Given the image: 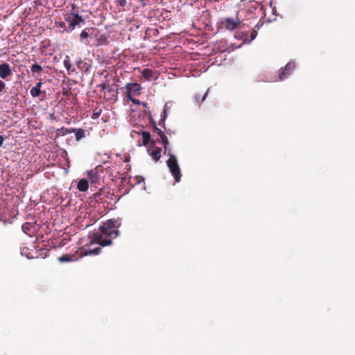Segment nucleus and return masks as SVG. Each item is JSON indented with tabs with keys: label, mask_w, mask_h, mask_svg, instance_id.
<instances>
[{
	"label": "nucleus",
	"mask_w": 355,
	"mask_h": 355,
	"mask_svg": "<svg viewBox=\"0 0 355 355\" xmlns=\"http://www.w3.org/2000/svg\"><path fill=\"white\" fill-rule=\"evenodd\" d=\"M120 223L118 220L110 219L104 223L99 227L98 231L94 232L89 236L90 241L87 244V246L96 243L105 247L112 245V240L120 235L118 228Z\"/></svg>",
	"instance_id": "nucleus-1"
},
{
	"label": "nucleus",
	"mask_w": 355,
	"mask_h": 355,
	"mask_svg": "<svg viewBox=\"0 0 355 355\" xmlns=\"http://www.w3.org/2000/svg\"><path fill=\"white\" fill-rule=\"evenodd\" d=\"M169 158L166 162L170 173L173 176L175 182H180L182 177L180 167L178 164L177 157L171 152H168L167 155Z\"/></svg>",
	"instance_id": "nucleus-2"
},
{
	"label": "nucleus",
	"mask_w": 355,
	"mask_h": 355,
	"mask_svg": "<svg viewBox=\"0 0 355 355\" xmlns=\"http://www.w3.org/2000/svg\"><path fill=\"white\" fill-rule=\"evenodd\" d=\"M64 19L69 24V31H72L76 28V26L79 25L80 23L84 22L81 16L74 12H70L65 15Z\"/></svg>",
	"instance_id": "nucleus-3"
},
{
	"label": "nucleus",
	"mask_w": 355,
	"mask_h": 355,
	"mask_svg": "<svg viewBox=\"0 0 355 355\" xmlns=\"http://www.w3.org/2000/svg\"><path fill=\"white\" fill-rule=\"evenodd\" d=\"M295 64L294 62H288L285 67L279 73V79L284 80L287 78L295 70Z\"/></svg>",
	"instance_id": "nucleus-4"
},
{
	"label": "nucleus",
	"mask_w": 355,
	"mask_h": 355,
	"mask_svg": "<svg viewBox=\"0 0 355 355\" xmlns=\"http://www.w3.org/2000/svg\"><path fill=\"white\" fill-rule=\"evenodd\" d=\"M241 21L236 17V19H232L230 17H226L222 21V24L224 25V27L229 31H234L239 27Z\"/></svg>",
	"instance_id": "nucleus-5"
},
{
	"label": "nucleus",
	"mask_w": 355,
	"mask_h": 355,
	"mask_svg": "<svg viewBox=\"0 0 355 355\" xmlns=\"http://www.w3.org/2000/svg\"><path fill=\"white\" fill-rule=\"evenodd\" d=\"M12 75V70L10 66L7 62H3L0 64V78L6 80L8 77Z\"/></svg>",
	"instance_id": "nucleus-6"
},
{
	"label": "nucleus",
	"mask_w": 355,
	"mask_h": 355,
	"mask_svg": "<svg viewBox=\"0 0 355 355\" xmlns=\"http://www.w3.org/2000/svg\"><path fill=\"white\" fill-rule=\"evenodd\" d=\"M142 77L150 81L152 80H156L157 78V75L155 71H153L151 69L145 68L141 71Z\"/></svg>",
	"instance_id": "nucleus-7"
},
{
	"label": "nucleus",
	"mask_w": 355,
	"mask_h": 355,
	"mask_svg": "<svg viewBox=\"0 0 355 355\" xmlns=\"http://www.w3.org/2000/svg\"><path fill=\"white\" fill-rule=\"evenodd\" d=\"M22 231L29 236H33L35 235V225L33 223L26 222L24 223L21 226Z\"/></svg>",
	"instance_id": "nucleus-8"
},
{
	"label": "nucleus",
	"mask_w": 355,
	"mask_h": 355,
	"mask_svg": "<svg viewBox=\"0 0 355 355\" xmlns=\"http://www.w3.org/2000/svg\"><path fill=\"white\" fill-rule=\"evenodd\" d=\"M101 252V248H96L94 249H85L81 248L80 250V257H85L88 255H97Z\"/></svg>",
	"instance_id": "nucleus-9"
},
{
	"label": "nucleus",
	"mask_w": 355,
	"mask_h": 355,
	"mask_svg": "<svg viewBox=\"0 0 355 355\" xmlns=\"http://www.w3.org/2000/svg\"><path fill=\"white\" fill-rule=\"evenodd\" d=\"M125 89L127 91H128V93L139 94L140 90L141 89V87L138 83H131L125 85Z\"/></svg>",
	"instance_id": "nucleus-10"
},
{
	"label": "nucleus",
	"mask_w": 355,
	"mask_h": 355,
	"mask_svg": "<svg viewBox=\"0 0 355 355\" xmlns=\"http://www.w3.org/2000/svg\"><path fill=\"white\" fill-rule=\"evenodd\" d=\"M141 135H142V139H143V141H142L143 146H146L148 144H150L153 147H155V141L153 139V140L150 139L151 136H150V133L149 132L143 131L141 132Z\"/></svg>",
	"instance_id": "nucleus-11"
},
{
	"label": "nucleus",
	"mask_w": 355,
	"mask_h": 355,
	"mask_svg": "<svg viewBox=\"0 0 355 355\" xmlns=\"http://www.w3.org/2000/svg\"><path fill=\"white\" fill-rule=\"evenodd\" d=\"M160 140L159 139H157V142H161L164 147V153L168 155V152H171V150L170 147L168 146L169 142L168 140L167 137L164 135H163L160 138Z\"/></svg>",
	"instance_id": "nucleus-12"
},
{
	"label": "nucleus",
	"mask_w": 355,
	"mask_h": 355,
	"mask_svg": "<svg viewBox=\"0 0 355 355\" xmlns=\"http://www.w3.org/2000/svg\"><path fill=\"white\" fill-rule=\"evenodd\" d=\"M42 85V82H39L36 84V85L35 87H33L31 89V95L35 98V97H38L41 93H42V91H41V87Z\"/></svg>",
	"instance_id": "nucleus-13"
},
{
	"label": "nucleus",
	"mask_w": 355,
	"mask_h": 355,
	"mask_svg": "<svg viewBox=\"0 0 355 355\" xmlns=\"http://www.w3.org/2000/svg\"><path fill=\"white\" fill-rule=\"evenodd\" d=\"M154 148H155L151 152H150V150H148V152H149L150 155L152 156L153 159L155 162H157L159 160V159L161 157L162 148H159V147H155V146Z\"/></svg>",
	"instance_id": "nucleus-14"
},
{
	"label": "nucleus",
	"mask_w": 355,
	"mask_h": 355,
	"mask_svg": "<svg viewBox=\"0 0 355 355\" xmlns=\"http://www.w3.org/2000/svg\"><path fill=\"white\" fill-rule=\"evenodd\" d=\"M90 31V29L86 28L84 29L80 35V40L82 43H84L86 45L89 44V41L87 40V38L89 35V32Z\"/></svg>",
	"instance_id": "nucleus-15"
},
{
	"label": "nucleus",
	"mask_w": 355,
	"mask_h": 355,
	"mask_svg": "<svg viewBox=\"0 0 355 355\" xmlns=\"http://www.w3.org/2000/svg\"><path fill=\"white\" fill-rule=\"evenodd\" d=\"M78 189L80 191H86L89 188L88 182L86 179H81L78 183Z\"/></svg>",
	"instance_id": "nucleus-16"
},
{
	"label": "nucleus",
	"mask_w": 355,
	"mask_h": 355,
	"mask_svg": "<svg viewBox=\"0 0 355 355\" xmlns=\"http://www.w3.org/2000/svg\"><path fill=\"white\" fill-rule=\"evenodd\" d=\"M63 64L69 73H70L71 71L73 72L75 71V68L71 63L69 56H66L65 59L64 60Z\"/></svg>",
	"instance_id": "nucleus-17"
},
{
	"label": "nucleus",
	"mask_w": 355,
	"mask_h": 355,
	"mask_svg": "<svg viewBox=\"0 0 355 355\" xmlns=\"http://www.w3.org/2000/svg\"><path fill=\"white\" fill-rule=\"evenodd\" d=\"M71 132L75 133L76 139L77 141H79L81 139H83V137H85V130L83 129H81V128L73 129Z\"/></svg>",
	"instance_id": "nucleus-18"
},
{
	"label": "nucleus",
	"mask_w": 355,
	"mask_h": 355,
	"mask_svg": "<svg viewBox=\"0 0 355 355\" xmlns=\"http://www.w3.org/2000/svg\"><path fill=\"white\" fill-rule=\"evenodd\" d=\"M262 24L263 23H261V24H257L255 26L254 28L250 33V40L248 42V43H250L256 38L257 35V30L260 28L261 26H262Z\"/></svg>",
	"instance_id": "nucleus-19"
},
{
	"label": "nucleus",
	"mask_w": 355,
	"mask_h": 355,
	"mask_svg": "<svg viewBox=\"0 0 355 355\" xmlns=\"http://www.w3.org/2000/svg\"><path fill=\"white\" fill-rule=\"evenodd\" d=\"M207 92H208V91H207L204 94H196L195 96L196 103L200 104V103H202L207 98Z\"/></svg>",
	"instance_id": "nucleus-20"
},
{
	"label": "nucleus",
	"mask_w": 355,
	"mask_h": 355,
	"mask_svg": "<svg viewBox=\"0 0 355 355\" xmlns=\"http://www.w3.org/2000/svg\"><path fill=\"white\" fill-rule=\"evenodd\" d=\"M59 261L60 262H71L74 261V259L72 255L64 254L58 258Z\"/></svg>",
	"instance_id": "nucleus-21"
},
{
	"label": "nucleus",
	"mask_w": 355,
	"mask_h": 355,
	"mask_svg": "<svg viewBox=\"0 0 355 355\" xmlns=\"http://www.w3.org/2000/svg\"><path fill=\"white\" fill-rule=\"evenodd\" d=\"M87 175H88V178L92 182H96L97 180L98 179L97 173L92 171H89L87 173Z\"/></svg>",
	"instance_id": "nucleus-22"
},
{
	"label": "nucleus",
	"mask_w": 355,
	"mask_h": 355,
	"mask_svg": "<svg viewBox=\"0 0 355 355\" xmlns=\"http://www.w3.org/2000/svg\"><path fill=\"white\" fill-rule=\"evenodd\" d=\"M31 72L35 73H40L42 71V67L39 65L37 63L33 64L31 67Z\"/></svg>",
	"instance_id": "nucleus-23"
},
{
	"label": "nucleus",
	"mask_w": 355,
	"mask_h": 355,
	"mask_svg": "<svg viewBox=\"0 0 355 355\" xmlns=\"http://www.w3.org/2000/svg\"><path fill=\"white\" fill-rule=\"evenodd\" d=\"M153 130L154 132L157 134V135L160 138L163 135H164V133L163 132V131H162L161 129L158 128L157 126H156V124H155V122H153Z\"/></svg>",
	"instance_id": "nucleus-24"
},
{
	"label": "nucleus",
	"mask_w": 355,
	"mask_h": 355,
	"mask_svg": "<svg viewBox=\"0 0 355 355\" xmlns=\"http://www.w3.org/2000/svg\"><path fill=\"white\" fill-rule=\"evenodd\" d=\"M115 3H116V5L118 7L124 8L127 5V1L126 0H116Z\"/></svg>",
	"instance_id": "nucleus-25"
},
{
	"label": "nucleus",
	"mask_w": 355,
	"mask_h": 355,
	"mask_svg": "<svg viewBox=\"0 0 355 355\" xmlns=\"http://www.w3.org/2000/svg\"><path fill=\"white\" fill-rule=\"evenodd\" d=\"M101 112H102L101 110L95 109L93 112L92 118L93 119L98 118L101 115Z\"/></svg>",
	"instance_id": "nucleus-26"
},
{
	"label": "nucleus",
	"mask_w": 355,
	"mask_h": 355,
	"mask_svg": "<svg viewBox=\"0 0 355 355\" xmlns=\"http://www.w3.org/2000/svg\"><path fill=\"white\" fill-rule=\"evenodd\" d=\"M57 26L58 28H60V29H62V31H65L67 30V28H66V24L63 21H60L59 23L57 24Z\"/></svg>",
	"instance_id": "nucleus-27"
},
{
	"label": "nucleus",
	"mask_w": 355,
	"mask_h": 355,
	"mask_svg": "<svg viewBox=\"0 0 355 355\" xmlns=\"http://www.w3.org/2000/svg\"><path fill=\"white\" fill-rule=\"evenodd\" d=\"M107 92L108 93H110L112 96H114V93L115 91H114V89L112 85H107Z\"/></svg>",
	"instance_id": "nucleus-28"
},
{
	"label": "nucleus",
	"mask_w": 355,
	"mask_h": 355,
	"mask_svg": "<svg viewBox=\"0 0 355 355\" xmlns=\"http://www.w3.org/2000/svg\"><path fill=\"white\" fill-rule=\"evenodd\" d=\"M5 89H6V83L3 80H0V93L3 92Z\"/></svg>",
	"instance_id": "nucleus-29"
},
{
	"label": "nucleus",
	"mask_w": 355,
	"mask_h": 355,
	"mask_svg": "<svg viewBox=\"0 0 355 355\" xmlns=\"http://www.w3.org/2000/svg\"><path fill=\"white\" fill-rule=\"evenodd\" d=\"M130 101L135 105L140 104V101L136 98H130Z\"/></svg>",
	"instance_id": "nucleus-30"
},
{
	"label": "nucleus",
	"mask_w": 355,
	"mask_h": 355,
	"mask_svg": "<svg viewBox=\"0 0 355 355\" xmlns=\"http://www.w3.org/2000/svg\"><path fill=\"white\" fill-rule=\"evenodd\" d=\"M99 87L101 88L102 90H106L107 91V85H106L105 84H101V85H99Z\"/></svg>",
	"instance_id": "nucleus-31"
},
{
	"label": "nucleus",
	"mask_w": 355,
	"mask_h": 355,
	"mask_svg": "<svg viewBox=\"0 0 355 355\" xmlns=\"http://www.w3.org/2000/svg\"><path fill=\"white\" fill-rule=\"evenodd\" d=\"M243 35H247V33L243 34V33H241V34H238V35L236 36V37H237V38H239V39H242Z\"/></svg>",
	"instance_id": "nucleus-32"
},
{
	"label": "nucleus",
	"mask_w": 355,
	"mask_h": 355,
	"mask_svg": "<svg viewBox=\"0 0 355 355\" xmlns=\"http://www.w3.org/2000/svg\"><path fill=\"white\" fill-rule=\"evenodd\" d=\"M99 197H100V193H96L94 194V198H95L96 200H100Z\"/></svg>",
	"instance_id": "nucleus-33"
},
{
	"label": "nucleus",
	"mask_w": 355,
	"mask_h": 355,
	"mask_svg": "<svg viewBox=\"0 0 355 355\" xmlns=\"http://www.w3.org/2000/svg\"><path fill=\"white\" fill-rule=\"evenodd\" d=\"M141 1V5L144 7L146 6L147 3H146V0H140Z\"/></svg>",
	"instance_id": "nucleus-34"
},
{
	"label": "nucleus",
	"mask_w": 355,
	"mask_h": 355,
	"mask_svg": "<svg viewBox=\"0 0 355 355\" xmlns=\"http://www.w3.org/2000/svg\"><path fill=\"white\" fill-rule=\"evenodd\" d=\"M132 94H132V93H128V91H127V98H128L130 101V98H133L132 97Z\"/></svg>",
	"instance_id": "nucleus-35"
},
{
	"label": "nucleus",
	"mask_w": 355,
	"mask_h": 355,
	"mask_svg": "<svg viewBox=\"0 0 355 355\" xmlns=\"http://www.w3.org/2000/svg\"><path fill=\"white\" fill-rule=\"evenodd\" d=\"M3 141H4V138L0 135V146H2Z\"/></svg>",
	"instance_id": "nucleus-36"
}]
</instances>
